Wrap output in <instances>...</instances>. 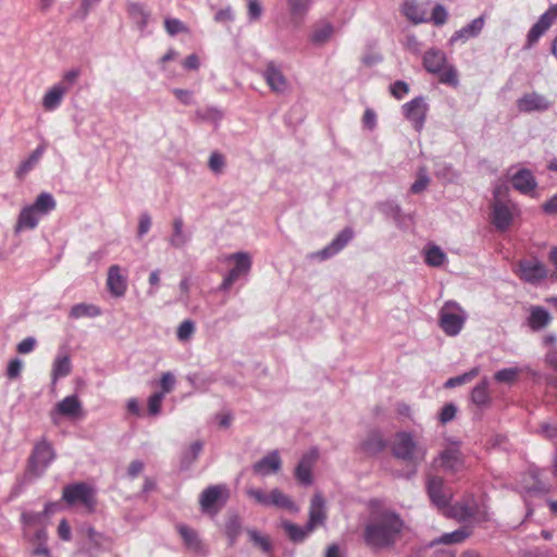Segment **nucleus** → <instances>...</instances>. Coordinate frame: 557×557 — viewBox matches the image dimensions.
I'll return each mask as SVG.
<instances>
[{
    "instance_id": "nucleus-3",
    "label": "nucleus",
    "mask_w": 557,
    "mask_h": 557,
    "mask_svg": "<svg viewBox=\"0 0 557 557\" xmlns=\"http://www.w3.org/2000/svg\"><path fill=\"white\" fill-rule=\"evenodd\" d=\"M53 459L54 450L49 442L42 440L36 443L28 457L26 470L20 480V485H28L42 476Z\"/></svg>"
},
{
    "instance_id": "nucleus-34",
    "label": "nucleus",
    "mask_w": 557,
    "mask_h": 557,
    "mask_svg": "<svg viewBox=\"0 0 557 557\" xmlns=\"http://www.w3.org/2000/svg\"><path fill=\"white\" fill-rule=\"evenodd\" d=\"M30 207L42 218L54 210L55 200L50 193L44 191L37 196Z\"/></svg>"
},
{
    "instance_id": "nucleus-58",
    "label": "nucleus",
    "mask_w": 557,
    "mask_h": 557,
    "mask_svg": "<svg viewBox=\"0 0 557 557\" xmlns=\"http://www.w3.org/2000/svg\"><path fill=\"white\" fill-rule=\"evenodd\" d=\"M164 396H163V393H153L149 398H148V412L149 414L151 416H158L161 411V404H162V400H163Z\"/></svg>"
},
{
    "instance_id": "nucleus-44",
    "label": "nucleus",
    "mask_w": 557,
    "mask_h": 557,
    "mask_svg": "<svg viewBox=\"0 0 557 557\" xmlns=\"http://www.w3.org/2000/svg\"><path fill=\"white\" fill-rule=\"evenodd\" d=\"M424 260L430 267H441L446 260V255L438 246L434 245L426 249Z\"/></svg>"
},
{
    "instance_id": "nucleus-37",
    "label": "nucleus",
    "mask_w": 557,
    "mask_h": 557,
    "mask_svg": "<svg viewBox=\"0 0 557 557\" xmlns=\"http://www.w3.org/2000/svg\"><path fill=\"white\" fill-rule=\"evenodd\" d=\"M242 520L238 515H230L225 522V535L228 540V545L234 546L242 533Z\"/></svg>"
},
{
    "instance_id": "nucleus-30",
    "label": "nucleus",
    "mask_w": 557,
    "mask_h": 557,
    "mask_svg": "<svg viewBox=\"0 0 557 557\" xmlns=\"http://www.w3.org/2000/svg\"><path fill=\"white\" fill-rule=\"evenodd\" d=\"M281 527L285 531L288 539L294 543H302L312 532V530L307 529V524L305 527H299L289 520H282Z\"/></svg>"
},
{
    "instance_id": "nucleus-22",
    "label": "nucleus",
    "mask_w": 557,
    "mask_h": 557,
    "mask_svg": "<svg viewBox=\"0 0 557 557\" xmlns=\"http://www.w3.org/2000/svg\"><path fill=\"white\" fill-rule=\"evenodd\" d=\"M386 447L387 441L377 430L369 432L367 437L360 444V449L369 456H375L382 453Z\"/></svg>"
},
{
    "instance_id": "nucleus-62",
    "label": "nucleus",
    "mask_w": 557,
    "mask_h": 557,
    "mask_svg": "<svg viewBox=\"0 0 557 557\" xmlns=\"http://www.w3.org/2000/svg\"><path fill=\"white\" fill-rule=\"evenodd\" d=\"M164 26L169 35L174 36L186 29L183 22L177 18H165Z\"/></svg>"
},
{
    "instance_id": "nucleus-24",
    "label": "nucleus",
    "mask_w": 557,
    "mask_h": 557,
    "mask_svg": "<svg viewBox=\"0 0 557 557\" xmlns=\"http://www.w3.org/2000/svg\"><path fill=\"white\" fill-rule=\"evenodd\" d=\"M552 320L553 318L547 309L541 306H531L527 322L532 331L537 332L548 326Z\"/></svg>"
},
{
    "instance_id": "nucleus-29",
    "label": "nucleus",
    "mask_w": 557,
    "mask_h": 557,
    "mask_svg": "<svg viewBox=\"0 0 557 557\" xmlns=\"http://www.w3.org/2000/svg\"><path fill=\"white\" fill-rule=\"evenodd\" d=\"M403 14L412 23L426 22L424 9L416 0H405L401 8Z\"/></svg>"
},
{
    "instance_id": "nucleus-51",
    "label": "nucleus",
    "mask_w": 557,
    "mask_h": 557,
    "mask_svg": "<svg viewBox=\"0 0 557 557\" xmlns=\"http://www.w3.org/2000/svg\"><path fill=\"white\" fill-rule=\"evenodd\" d=\"M223 116L221 110L214 107H209L206 109H198L196 111V117L200 121H209L213 123H218Z\"/></svg>"
},
{
    "instance_id": "nucleus-12",
    "label": "nucleus",
    "mask_w": 557,
    "mask_h": 557,
    "mask_svg": "<svg viewBox=\"0 0 557 557\" xmlns=\"http://www.w3.org/2000/svg\"><path fill=\"white\" fill-rule=\"evenodd\" d=\"M319 451L312 448L310 451L302 455L298 465L295 468V478L297 481L305 485H311L313 482L312 468L318 459Z\"/></svg>"
},
{
    "instance_id": "nucleus-31",
    "label": "nucleus",
    "mask_w": 557,
    "mask_h": 557,
    "mask_svg": "<svg viewBox=\"0 0 557 557\" xmlns=\"http://www.w3.org/2000/svg\"><path fill=\"white\" fill-rule=\"evenodd\" d=\"M190 240V235L184 232V221L181 216L173 220V233L169 243L174 248H182Z\"/></svg>"
},
{
    "instance_id": "nucleus-38",
    "label": "nucleus",
    "mask_w": 557,
    "mask_h": 557,
    "mask_svg": "<svg viewBox=\"0 0 557 557\" xmlns=\"http://www.w3.org/2000/svg\"><path fill=\"white\" fill-rule=\"evenodd\" d=\"M177 531L180 533V535L182 536L183 541H184V544L195 550V552H199L200 548H201V541L198 536V533L197 531H195L194 529L189 528L188 525L186 524H178L177 525Z\"/></svg>"
},
{
    "instance_id": "nucleus-54",
    "label": "nucleus",
    "mask_w": 557,
    "mask_h": 557,
    "mask_svg": "<svg viewBox=\"0 0 557 557\" xmlns=\"http://www.w3.org/2000/svg\"><path fill=\"white\" fill-rule=\"evenodd\" d=\"M455 515L460 520L471 519L476 513V507L470 504H457L454 506Z\"/></svg>"
},
{
    "instance_id": "nucleus-2",
    "label": "nucleus",
    "mask_w": 557,
    "mask_h": 557,
    "mask_svg": "<svg viewBox=\"0 0 557 557\" xmlns=\"http://www.w3.org/2000/svg\"><path fill=\"white\" fill-rule=\"evenodd\" d=\"M395 458L407 462L413 469L407 475L408 479L417 473V468L424 462L428 447L417 442L410 432H397L391 446Z\"/></svg>"
},
{
    "instance_id": "nucleus-39",
    "label": "nucleus",
    "mask_w": 557,
    "mask_h": 557,
    "mask_svg": "<svg viewBox=\"0 0 557 557\" xmlns=\"http://www.w3.org/2000/svg\"><path fill=\"white\" fill-rule=\"evenodd\" d=\"M128 13L136 22L139 30L144 32L149 23L150 13L140 3H131L128 5Z\"/></svg>"
},
{
    "instance_id": "nucleus-16",
    "label": "nucleus",
    "mask_w": 557,
    "mask_h": 557,
    "mask_svg": "<svg viewBox=\"0 0 557 557\" xmlns=\"http://www.w3.org/2000/svg\"><path fill=\"white\" fill-rule=\"evenodd\" d=\"M485 25L483 15L472 20L469 24L456 30L448 40V45L454 46L457 42L465 44L471 38L478 37Z\"/></svg>"
},
{
    "instance_id": "nucleus-10",
    "label": "nucleus",
    "mask_w": 557,
    "mask_h": 557,
    "mask_svg": "<svg viewBox=\"0 0 557 557\" xmlns=\"http://www.w3.org/2000/svg\"><path fill=\"white\" fill-rule=\"evenodd\" d=\"M517 274L527 283L537 284L547 276V271L540 260L532 258L518 262Z\"/></svg>"
},
{
    "instance_id": "nucleus-14",
    "label": "nucleus",
    "mask_w": 557,
    "mask_h": 557,
    "mask_svg": "<svg viewBox=\"0 0 557 557\" xmlns=\"http://www.w3.org/2000/svg\"><path fill=\"white\" fill-rule=\"evenodd\" d=\"M107 288L109 293L116 298L123 297L127 290V276L122 273L117 264H113L108 270Z\"/></svg>"
},
{
    "instance_id": "nucleus-28",
    "label": "nucleus",
    "mask_w": 557,
    "mask_h": 557,
    "mask_svg": "<svg viewBox=\"0 0 557 557\" xmlns=\"http://www.w3.org/2000/svg\"><path fill=\"white\" fill-rule=\"evenodd\" d=\"M269 507L283 508L293 513H297L299 511V507L295 502L278 488H273L269 493Z\"/></svg>"
},
{
    "instance_id": "nucleus-40",
    "label": "nucleus",
    "mask_w": 557,
    "mask_h": 557,
    "mask_svg": "<svg viewBox=\"0 0 557 557\" xmlns=\"http://www.w3.org/2000/svg\"><path fill=\"white\" fill-rule=\"evenodd\" d=\"M471 534L468 527H461L453 532L444 533L435 542L438 544L451 545L462 543Z\"/></svg>"
},
{
    "instance_id": "nucleus-4",
    "label": "nucleus",
    "mask_w": 557,
    "mask_h": 557,
    "mask_svg": "<svg viewBox=\"0 0 557 557\" xmlns=\"http://www.w3.org/2000/svg\"><path fill=\"white\" fill-rule=\"evenodd\" d=\"M98 506L97 490L84 482L72 483V515H91Z\"/></svg>"
},
{
    "instance_id": "nucleus-53",
    "label": "nucleus",
    "mask_w": 557,
    "mask_h": 557,
    "mask_svg": "<svg viewBox=\"0 0 557 557\" xmlns=\"http://www.w3.org/2000/svg\"><path fill=\"white\" fill-rule=\"evenodd\" d=\"M195 332V323L191 320H184L176 331L177 339L181 342L188 341Z\"/></svg>"
},
{
    "instance_id": "nucleus-7",
    "label": "nucleus",
    "mask_w": 557,
    "mask_h": 557,
    "mask_svg": "<svg viewBox=\"0 0 557 557\" xmlns=\"http://www.w3.org/2000/svg\"><path fill=\"white\" fill-rule=\"evenodd\" d=\"M227 260L234 261V267L227 272L220 285V289L223 292H227L240 276L247 275L252 264L249 253L244 251L231 253Z\"/></svg>"
},
{
    "instance_id": "nucleus-5",
    "label": "nucleus",
    "mask_w": 557,
    "mask_h": 557,
    "mask_svg": "<svg viewBox=\"0 0 557 557\" xmlns=\"http://www.w3.org/2000/svg\"><path fill=\"white\" fill-rule=\"evenodd\" d=\"M467 314L456 302L447 301L440 312V326L448 336L460 333L466 322Z\"/></svg>"
},
{
    "instance_id": "nucleus-61",
    "label": "nucleus",
    "mask_w": 557,
    "mask_h": 557,
    "mask_svg": "<svg viewBox=\"0 0 557 557\" xmlns=\"http://www.w3.org/2000/svg\"><path fill=\"white\" fill-rule=\"evenodd\" d=\"M447 16H448V13H447V10L445 9V7L442 4H436L432 10L431 21L436 26H442L446 23Z\"/></svg>"
},
{
    "instance_id": "nucleus-11",
    "label": "nucleus",
    "mask_w": 557,
    "mask_h": 557,
    "mask_svg": "<svg viewBox=\"0 0 557 557\" xmlns=\"http://www.w3.org/2000/svg\"><path fill=\"white\" fill-rule=\"evenodd\" d=\"M262 77L271 91L275 94H284L289 88L287 78L273 61L268 62L264 71L262 72Z\"/></svg>"
},
{
    "instance_id": "nucleus-33",
    "label": "nucleus",
    "mask_w": 557,
    "mask_h": 557,
    "mask_svg": "<svg viewBox=\"0 0 557 557\" xmlns=\"http://www.w3.org/2000/svg\"><path fill=\"white\" fill-rule=\"evenodd\" d=\"M65 94V87L62 84H57L52 88H50L42 99V106L48 111L55 110Z\"/></svg>"
},
{
    "instance_id": "nucleus-18",
    "label": "nucleus",
    "mask_w": 557,
    "mask_h": 557,
    "mask_svg": "<svg viewBox=\"0 0 557 557\" xmlns=\"http://www.w3.org/2000/svg\"><path fill=\"white\" fill-rule=\"evenodd\" d=\"M492 223L498 231H506L512 223L513 214L510 207L502 200L492 205Z\"/></svg>"
},
{
    "instance_id": "nucleus-45",
    "label": "nucleus",
    "mask_w": 557,
    "mask_h": 557,
    "mask_svg": "<svg viewBox=\"0 0 557 557\" xmlns=\"http://www.w3.org/2000/svg\"><path fill=\"white\" fill-rule=\"evenodd\" d=\"M521 373L519 368H504L495 372L494 379L498 383L512 384Z\"/></svg>"
},
{
    "instance_id": "nucleus-46",
    "label": "nucleus",
    "mask_w": 557,
    "mask_h": 557,
    "mask_svg": "<svg viewBox=\"0 0 557 557\" xmlns=\"http://www.w3.org/2000/svg\"><path fill=\"white\" fill-rule=\"evenodd\" d=\"M247 533L249 535L250 541L258 546L260 549H262L264 553H272L273 545L268 536L261 535L257 530L255 529H248Z\"/></svg>"
},
{
    "instance_id": "nucleus-9",
    "label": "nucleus",
    "mask_w": 557,
    "mask_h": 557,
    "mask_svg": "<svg viewBox=\"0 0 557 557\" xmlns=\"http://www.w3.org/2000/svg\"><path fill=\"white\" fill-rule=\"evenodd\" d=\"M426 492L434 506L444 509L449 506L451 492L440 476H430L426 482Z\"/></svg>"
},
{
    "instance_id": "nucleus-60",
    "label": "nucleus",
    "mask_w": 557,
    "mask_h": 557,
    "mask_svg": "<svg viewBox=\"0 0 557 557\" xmlns=\"http://www.w3.org/2000/svg\"><path fill=\"white\" fill-rule=\"evenodd\" d=\"M208 166L212 172L221 173L225 166L224 156L216 151L212 152L209 158Z\"/></svg>"
},
{
    "instance_id": "nucleus-19",
    "label": "nucleus",
    "mask_w": 557,
    "mask_h": 557,
    "mask_svg": "<svg viewBox=\"0 0 557 557\" xmlns=\"http://www.w3.org/2000/svg\"><path fill=\"white\" fill-rule=\"evenodd\" d=\"M441 467L450 473H457L463 468L462 454L458 447H448L441 451Z\"/></svg>"
},
{
    "instance_id": "nucleus-55",
    "label": "nucleus",
    "mask_w": 557,
    "mask_h": 557,
    "mask_svg": "<svg viewBox=\"0 0 557 557\" xmlns=\"http://www.w3.org/2000/svg\"><path fill=\"white\" fill-rule=\"evenodd\" d=\"M248 21L250 23L259 21L263 13V8L259 0H247Z\"/></svg>"
},
{
    "instance_id": "nucleus-36",
    "label": "nucleus",
    "mask_w": 557,
    "mask_h": 557,
    "mask_svg": "<svg viewBox=\"0 0 557 557\" xmlns=\"http://www.w3.org/2000/svg\"><path fill=\"white\" fill-rule=\"evenodd\" d=\"M203 444L200 441L194 442L182 455L180 468L183 471L189 470L193 463L198 459Z\"/></svg>"
},
{
    "instance_id": "nucleus-49",
    "label": "nucleus",
    "mask_w": 557,
    "mask_h": 557,
    "mask_svg": "<svg viewBox=\"0 0 557 557\" xmlns=\"http://www.w3.org/2000/svg\"><path fill=\"white\" fill-rule=\"evenodd\" d=\"M478 374H479V369L473 368L470 371H468L461 375H457V376L448 379L445 382L444 386L446 388H453L456 386H460V385L466 384V383L470 382L471 380H473Z\"/></svg>"
},
{
    "instance_id": "nucleus-56",
    "label": "nucleus",
    "mask_w": 557,
    "mask_h": 557,
    "mask_svg": "<svg viewBox=\"0 0 557 557\" xmlns=\"http://www.w3.org/2000/svg\"><path fill=\"white\" fill-rule=\"evenodd\" d=\"M187 381L194 388L206 391L207 387L213 382V379L200 374H189L187 375Z\"/></svg>"
},
{
    "instance_id": "nucleus-20",
    "label": "nucleus",
    "mask_w": 557,
    "mask_h": 557,
    "mask_svg": "<svg viewBox=\"0 0 557 557\" xmlns=\"http://www.w3.org/2000/svg\"><path fill=\"white\" fill-rule=\"evenodd\" d=\"M512 187L521 194L528 195L533 191L536 186V180L529 169H520L511 176Z\"/></svg>"
},
{
    "instance_id": "nucleus-43",
    "label": "nucleus",
    "mask_w": 557,
    "mask_h": 557,
    "mask_svg": "<svg viewBox=\"0 0 557 557\" xmlns=\"http://www.w3.org/2000/svg\"><path fill=\"white\" fill-rule=\"evenodd\" d=\"M100 308L90 304H78L72 307V318H95L100 315Z\"/></svg>"
},
{
    "instance_id": "nucleus-57",
    "label": "nucleus",
    "mask_w": 557,
    "mask_h": 557,
    "mask_svg": "<svg viewBox=\"0 0 557 557\" xmlns=\"http://www.w3.org/2000/svg\"><path fill=\"white\" fill-rule=\"evenodd\" d=\"M175 376L172 372H164L160 379V388L159 393H163V396L171 393L175 387Z\"/></svg>"
},
{
    "instance_id": "nucleus-63",
    "label": "nucleus",
    "mask_w": 557,
    "mask_h": 557,
    "mask_svg": "<svg viewBox=\"0 0 557 557\" xmlns=\"http://www.w3.org/2000/svg\"><path fill=\"white\" fill-rule=\"evenodd\" d=\"M456 412L457 407L453 403H448L442 408L438 419L443 424H446L455 418Z\"/></svg>"
},
{
    "instance_id": "nucleus-13",
    "label": "nucleus",
    "mask_w": 557,
    "mask_h": 557,
    "mask_svg": "<svg viewBox=\"0 0 557 557\" xmlns=\"http://www.w3.org/2000/svg\"><path fill=\"white\" fill-rule=\"evenodd\" d=\"M550 104V101L545 96L535 91L524 94L517 100L518 110L524 113L544 112L549 109Z\"/></svg>"
},
{
    "instance_id": "nucleus-50",
    "label": "nucleus",
    "mask_w": 557,
    "mask_h": 557,
    "mask_svg": "<svg viewBox=\"0 0 557 557\" xmlns=\"http://www.w3.org/2000/svg\"><path fill=\"white\" fill-rule=\"evenodd\" d=\"M440 76V82L449 86L456 87L459 83L458 72L454 65L446 64L441 73H436Z\"/></svg>"
},
{
    "instance_id": "nucleus-8",
    "label": "nucleus",
    "mask_w": 557,
    "mask_h": 557,
    "mask_svg": "<svg viewBox=\"0 0 557 557\" xmlns=\"http://www.w3.org/2000/svg\"><path fill=\"white\" fill-rule=\"evenodd\" d=\"M429 106L425 98L418 96L403 106L405 117L411 122L413 128L420 132L425 123Z\"/></svg>"
},
{
    "instance_id": "nucleus-26",
    "label": "nucleus",
    "mask_w": 557,
    "mask_h": 557,
    "mask_svg": "<svg viewBox=\"0 0 557 557\" xmlns=\"http://www.w3.org/2000/svg\"><path fill=\"white\" fill-rule=\"evenodd\" d=\"M225 490L223 485H210L202 491L199 497V504L202 512H211L213 507L219 503L222 492Z\"/></svg>"
},
{
    "instance_id": "nucleus-23",
    "label": "nucleus",
    "mask_w": 557,
    "mask_h": 557,
    "mask_svg": "<svg viewBox=\"0 0 557 557\" xmlns=\"http://www.w3.org/2000/svg\"><path fill=\"white\" fill-rule=\"evenodd\" d=\"M446 64L447 58L444 51L437 48H431L424 52L423 66L429 73H441Z\"/></svg>"
},
{
    "instance_id": "nucleus-1",
    "label": "nucleus",
    "mask_w": 557,
    "mask_h": 557,
    "mask_svg": "<svg viewBox=\"0 0 557 557\" xmlns=\"http://www.w3.org/2000/svg\"><path fill=\"white\" fill-rule=\"evenodd\" d=\"M404 527L405 522L396 511H374L364 525L363 541L371 549H389L400 539Z\"/></svg>"
},
{
    "instance_id": "nucleus-52",
    "label": "nucleus",
    "mask_w": 557,
    "mask_h": 557,
    "mask_svg": "<svg viewBox=\"0 0 557 557\" xmlns=\"http://www.w3.org/2000/svg\"><path fill=\"white\" fill-rule=\"evenodd\" d=\"M547 29V26L537 20V22L531 27L527 35V48H531L534 44H536Z\"/></svg>"
},
{
    "instance_id": "nucleus-35",
    "label": "nucleus",
    "mask_w": 557,
    "mask_h": 557,
    "mask_svg": "<svg viewBox=\"0 0 557 557\" xmlns=\"http://www.w3.org/2000/svg\"><path fill=\"white\" fill-rule=\"evenodd\" d=\"M40 218L30 206L25 207L18 215L16 230H33L37 226Z\"/></svg>"
},
{
    "instance_id": "nucleus-21",
    "label": "nucleus",
    "mask_w": 557,
    "mask_h": 557,
    "mask_svg": "<svg viewBox=\"0 0 557 557\" xmlns=\"http://www.w3.org/2000/svg\"><path fill=\"white\" fill-rule=\"evenodd\" d=\"M282 466V460L277 450L269 453L252 466L256 474L265 476L270 473H276Z\"/></svg>"
},
{
    "instance_id": "nucleus-25",
    "label": "nucleus",
    "mask_w": 557,
    "mask_h": 557,
    "mask_svg": "<svg viewBox=\"0 0 557 557\" xmlns=\"http://www.w3.org/2000/svg\"><path fill=\"white\" fill-rule=\"evenodd\" d=\"M70 374V356L67 354L59 355L51 371L50 393L57 395V382Z\"/></svg>"
},
{
    "instance_id": "nucleus-17",
    "label": "nucleus",
    "mask_w": 557,
    "mask_h": 557,
    "mask_svg": "<svg viewBox=\"0 0 557 557\" xmlns=\"http://www.w3.org/2000/svg\"><path fill=\"white\" fill-rule=\"evenodd\" d=\"M326 520L325 500L319 493L314 494L310 502L309 520L307 522L308 530H314L323 525Z\"/></svg>"
},
{
    "instance_id": "nucleus-27",
    "label": "nucleus",
    "mask_w": 557,
    "mask_h": 557,
    "mask_svg": "<svg viewBox=\"0 0 557 557\" xmlns=\"http://www.w3.org/2000/svg\"><path fill=\"white\" fill-rule=\"evenodd\" d=\"M44 152L45 147L38 146L26 159L21 161L20 165L15 170L16 178L20 181L24 180V177L37 166L44 156Z\"/></svg>"
},
{
    "instance_id": "nucleus-41",
    "label": "nucleus",
    "mask_w": 557,
    "mask_h": 557,
    "mask_svg": "<svg viewBox=\"0 0 557 557\" xmlns=\"http://www.w3.org/2000/svg\"><path fill=\"white\" fill-rule=\"evenodd\" d=\"M471 399L478 406H484L490 401L488 382L486 379L473 387Z\"/></svg>"
},
{
    "instance_id": "nucleus-47",
    "label": "nucleus",
    "mask_w": 557,
    "mask_h": 557,
    "mask_svg": "<svg viewBox=\"0 0 557 557\" xmlns=\"http://www.w3.org/2000/svg\"><path fill=\"white\" fill-rule=\"evenodd\" d=\"M70 417V395L65 396L57 406L52 409L50 417L53 424L59 425L61 417Z\"/></svg>"
},
{
    "instance_id": "nucleus-42",
    "label": "nucleus",
    "mask_w": 557,
    "mask_h": 557,
    "mask_svg": "<svg viewBox=\"0 0 557 557\" xmlns=\"http://www.w3.org/2000/svg\"><path fill=\"white\" fill-rule=\"evenodd\" d=\"M334 32L333 26L330 23L318 26L311 34L310 40L312 44L321 46L324 45L331 38Z\"/></svg>"
},
{
    "instance_id": "nucleus-64",
    "label": "nucleus",
    "mask_w": 557,
    "mask_h": 557,
    "mask_svg": "<svg viewBox=\"0 0 557 557\" xmlns=\"http://www.w3.org/2000/svg\"><path fill=\"white\" fill-rule=\"evenodd\" d=\"M539 21L549 28L553 23L557 21V4L550 5L549 9L540 16Z\"/></svg>"
},
{
    "instance_id": "nucleus-32",
    "label": "nucleus",
    "mask_w": 557,
    "mask_h": 557,
    "mask_svg": "<svg viewBox=\"0 0 557 557\" xmlns=\"http://www.w3.org/2000/svg\"><path fill=\"white\" fill-rule=\"evenodd\" d=\"M312 0H287L292 21L295 25H300L307 15Z\"/></svg>"
},
{
    "instance_id": "nucleus-6",
    "label": "nucleus",
    "mask_w": 557,
    "mask_h": 557,
    "mask_svg": "<svg viewBox=\"0 0 557 557\" xmlns=\"http://www.w3.org/2000/svg\"><path fill=\"white\" fill-rule=\"evenodd\" d=\"M78 536L82 541V549L85 550L90 557L97 553L110 548L111 541L104 534L97 532L92 527L83 524L78 531Z\"/></svg>"
},
{
    "instance_id": "nucleus-59",
    "label": "nucleus",
    "mask_w": 557,
    "mask_h": 557,
    "mask_svg": "<svg viewBox=\"0 0 557 557\" xmlns=\"http://www.w3.org/2000/svg\"><path fill=\"white\" fill-rule=\"evenodd\" d=\"M100 0H82L79 8L75 12V17L78 20H85L89 12L98 5Z\"/></svg>"
},
{
    "instance_id": "nucleus-15",
    "label": "nucleus",
    "mask_w": 557,
    "mask_h": 557,
    "mask_svg": "<svg viewBox=\"0 0 557 557\" xmlns=\"http://www.w3.org/2000/svg\"><path fill=\"white\" fill-rule=\"evenodd\" d=\"M352 238L354 231L350 227H345L326 247L318 251L317 256L321 260H326L343 250Z\"/></svg>"
},
{
    "instance_id": "nucleus-48",
    "label": "nucleus",
    "mask_w": 557,
    "mask_h": 557,
    "mask_svg": "<svg viewBox=\"0 0 557 557\" xmlns=\"http://www.w3.org/2000/svg\"><path fill=\"white\" fill-rule=\"evenodd\" d=\"M430 182L431 180L426 173L425 168H420L419 171L417 172V178L410 187V193L414 195L421 194L428 188Z\"/></svg>"
}]
</instances>
